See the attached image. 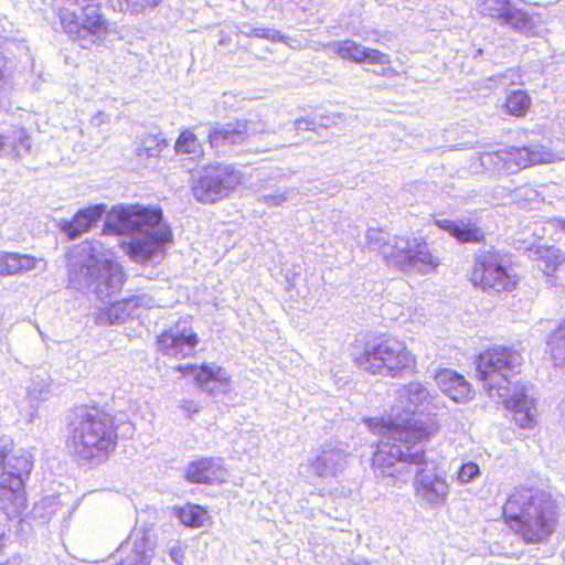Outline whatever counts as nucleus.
Listing matches in <instances>:
<instances>
[{
    "label": "nucleus",
    "mask_w": 565,
    "mask_h": 565,
    "mask_svg": "<svg viewBox=\"0 0 565 565\" xmlns=\"http://www.w3.org/2000/svg\"><path fill=\"white\" fill-rule=\"evenodd\" d=\"M379 431L388 436V441L377 445L373 456L376 477L386 486L401 487L414 476L416 497L425 508L443 507L449 494L446 473L426 457L422 443L430 437L424 428L398 429L377 425Z\"/></svg>",
    "instance_id": "nucleus-1"
},
{
    "label": "nucleus",
    "mask_w": 565,
    "mask_h": 565,
    "mask_svg": "<svg viewBox=\"0 0 565 565\" xmlns=\"http://www.w3.org/2000/svg\"><path fill=\"white\" fill-rule=\"evenodd\" d=\"M522 362L519 351L495 347L479 354L477 372L489 396L503 402L519 427L530 429L536 423L533 385L518 382L511 387V377L520 372Z\"/></svg>",
    "instance_id": "nucleus-2"
},
{
    "label": "nucleus",
    "mask_w": 565,
    "mask_h": 565,
    "mask_svg": "<svg viewBox=\"0 0 565 565\" xmlns=\"http://www.w3.org/2000/svg\"><path fill=\"white\" fill-rule=\"evenodd\" d=\"M503 515L508 526L527 544L547 542L558 522L555 500L539 488L513 491L503 507Z\"/></svg>",
    "instance_id": "nucleus-3"
},
{
    "label": "nucleus",
    "mask_w": 565,
    "mask_h": 565,
    "mask_svg": "<svg viewBox=\"0 0 565 565\" xmlns=\"http://www.w3.org/2000/svg\"><path fill=\"white\" fill-rule=\"evenodd\" d=\"M68 284L72 288L106 301L124 285L121 267L103 257L97 245L85 241L67 253Z\"/></svg>",
    "instance_id": "nucleus-4"
},
{
    "label": "nucleus",
    "mask_w": 565,
    "mask_h": 565,
    "mask_svg": "<svg viewBox=\"0 0 565 565\" xmlns=\"http://www.w3.org/2000/svg\"><path fill=\"white\" fill-rule=\"evenodd\" d=\"M117 434L109 414L95 406H78L70 423L68 447L92 465L104 462L115 449Z\"/></svg>",
    "instance_id": "nucleus-5"
},
{
    "label": "nucleus",
    "mask_w": 565,
    "mask_h": 565,
    "mask_svg": "<svg viewBox=\"0 0 565 565\" xmlns=\"http://www.w3.org/2000/svg\"><path fill=\"white\" fill-rule=\"evenodd\" d=\"M359 369L374 375L403 377L416 369V356L405 342L393 337L369 340L361 353L354 355Z\"/></svg>",
    "instance_id": "nucleus-6"
},
{
    "label": "nucleus",
    "mask_w": 565,
    "mask_h": 565,
    "mask_svg": "<svg viewBox=\"0 0 565 565\" xmlns=\"http://www.w3.org/2000/svg\"><path fill=\"white\" fill-rule=\"evenodd\" d=\"M435 394L430 392L426 385L418 381L409 382L408 384L401 385L396 388L394 394V404L391 408L390 419L387 422L381 419H365L369 429L381 436L382 441H388V436L384 431H379L377 425H385L387 427H398V429H417L424 428L434 434V426H426L422 422H412L411 417L416 413H424L429 409L431 405L437 407L435 402Z\"/></svg>",
    "instance_id": "nucleus-7"
},
{
    "label": "nucleus",
    "mask_w": 565,
    "mask_h": 565,
    "mask_svg": "<svg viewBox=\"0 0 565 565\" xmlns=\"http://www.w3.org/2000/svg\"><path fill=\"white\" fill-rule=\"evenodd\" d=\"M366 238L371 249L377 250L403 271L416 270L426 274L438 266V260L429 252L426 242L420 238L392 237L376 228H370Z\"/></svg>",
    "instance_id": "nucleus-8"
},
{
    "label": "nucleus",
    "mask_w": 565,
    "mask_h": 565,
    "mask_svg": "<svg viewBox=\"0 0 565 565\" xmlns=\"http://www.w3.org/2000/svg\"><path fill=\"white\" fill-rule=\"evenodd\" d=\"M172 243L173 233L163 217L162 209L159 205L143 206V270L148 263H161L166 257L167 247ZM147 277L152 278L151 273L147 274Z\"/></svg>",
    "instance_id": "nucleus-9"
},
{
    "label": "nucleus",
    "mask_w": 565,
    "mask_h": 565,
    "mask_svg": "<svg viewBox=\"0 0 565 565\" xmlns=\"http://www.w3.org/2000/svg\"><path fill=\"white\" fill-rule=\"evenodd\" d=\"M241 172L233 166L215 163L205 166L193 182L194 198L202 203L222 200L241 183Z\"/></svg>",
    "instance_id": "nucleus-10"
},
{
    "label": "nucleus",
    "mask_w": 565,
    "mask_h": 565,
    "mask_svg": "<svg viewBox=\"0 0 565 565\" xmlns=\"http://www.w3.org/2000/svg\"><path fill=\"white\" fill-rule=\"evenodd\" d=\"M103 232L128 237L129 242L121 244L127 246L130 257L137 259L141 255V206H113L106 215Z\"/></svg>",
    "instance_id": "nucleus-11"
},
{
    "label": "nucleus",
    "mask_w": 565,
    "mask_h": 565,
    "mask_svg": "<svg viewBox=\"0 0 565 565\" xmlns=\"http://www.w3.org/2000/svg\"><path fill=\"white\" fill-rule=\"evenodd\" d=\"M470 280L475 286L488 292L511 291L516 284L502 265L500 256L491 250L480 252L476 255Z\"/></svg>",
    "instance_id": "nucleus-12"
},
{
    "label": "nucleus",
    "mask_w": 565,
    "mask_h": 565,
    "mask_svg": "<svg viewBox=\"0 0 565 565\" xmlns=\"http://www.w3.org/2000/svg\"><path fill=\"white\" fill-rule=\"evenodd\" d=\"M477 9L483 17L497 20L501 25L509 26L515 32L533 34V18L509 0H478Z\"/></svg>",
    "instance_id": "nucleus-13"
},
{
    "label": "nucleus",
    "mask_w": 565,
    "mask_h": 565,
    "mask_svg": "<svg viewBox=\"0 0 565 565\" xmlns=\"http://www.w3.org/2000/svg\"><path fill=\"white\" fill-rule=\"evenodd\" d=\"M198 344L199 337L186 320L177 322L158 337L159 351L174 359L192 356Z\"/></svg>",
    "instance_id": "nucleus-14"
},
{
    "label": "nucleus",
    "mask_w": 565,
    "mask_h": 565,
    "mask_svg": "<svg viewBox=\"0 0 565 565\" xmlns=\"http://www.w3.org/2000/svg\"><path fill=\"white\" fill-rule=\"evenodd\" d=\"M184 375H192L198 386L211 396H220L231 391V375L221 366L205 364L200 367L186 364L177 367Z\"/></svg>",
    "instance_id": "nucleus-15"
},
{
    "label": "nucleus",
    "mask_w": 565,
    "mask_h": 565,
    "mask_svg": "<svg viewBox=\"0 0 565 565\" xmlns=\"http://www.w3.org/2000/svg\"><path fill=\"white\" fill-rule=\"evenodd\" d=\"M552 154L545 152L539 147H523V148H510L509 150H500L494 153L483 154L481 158L482 164L493 163L499 166L503 162V166L514 162L518 169H524L529 166L544 163L551 161Z\"/></svg>",
    "instance_id": "nucleus-16"
},
{
    "label": "nucleus",
    "mask_w": 565,
    "mask_h": 565,
    "mask_svg": "<svg viewBox=\"0 0 565 565\" xmlns=\"http://www.w3.org/2000/svg\"><path fill=\"white\" fill-rule=\"evenodd\" d=\"M256 132L249 121L215 124L210 128L207 138L212 148L224 151L226 147L244 143Z\"/></svg>",
    "instance_id": "nucleus-17"
},
{
    "label": "nucleus",
    "mask_w": 565,
    "mask_h": 565,
    "mask_svg": "<svg viewBox=\"0 0 565 565\" xmlns=\"http://www.w3.org/2000/svg\"><path fill=\"white\" fill-rule=\"evenodd\" d=\"M330 49L340 57L352 61L358 64H390L391 57L375 49H369L353 40L335 41L330 44Z\"/></svg>",
    "instance_id": "nucleus-18"
},
{
    "label": "nucleus",
    "mask_w": 565,
    "mask_h": 565,
    "mask_svg": "<svg viewBox=\"0 0 565 565\" xmlns=\"http://www.w3.org/2000/svg\"><path fill=\"white\" fill-rule=\"evenodd\" d=\"M347 465L348 455L345 450L338 446L327 445L311 462V468L318 477L329 478L342 473Z\"/></svg>",
    "instance_id": "nucleus-19"
},
{
    "label": "nucleus",
    "mask_w": 565,
    "mask_h": 565,
    "mask_svg": "<svg viewBox=\"0 0 565 565\" xmlns=\"http://www.w3.org/2000/svg\"><path fill=\"white\" fill-rule=\"evenodd\" d=\"M185 477L194 483H222L227 478V471L221 458H201L189 463Z\"/></svg>",
    "instance_id": "nucleus-20"
},
{
    "label": "nucleus",
    "mask_w": 565,
    "mask_h": 565,
    "mask_svg": "<svg viewBox=\"0 0 565 565\" xmlns=\"http://www.w3.org/2000/svg\"><path fill=\"white\" fill-rule=\"evenodd\" d=\"M439 390L456 403H467L472 399L470 383L461 374L444 369L435 374Z\"/></svg>",
    "instance_id": "nucleus-21"
},
{
    "label": "nucleus",
    "mask_w": 565,
    "mask_h": 565,
    "mask_svg": "<svg viewBox=\"0 0 565 565\" xmlns=\"http://www.w3.org/2000/svg\"><path fill=\"white\" fill-rule=\"evenodd\" d=\"M106 212L105 204H96L86 209H81L71 221L62 220L60 230L67 235L70 239H76L82 234L88 232Z\"/></svg>",
    "instance_id": "nucleus-22"
},
{
    "label": "nucleus",
    "mask_w": 565,
    "mask_h": 565,
    "mask_svg": "<svg viewBox=\"0 0 565 565\" xmlns=\"http://www.w3.org/2000/svg\"><path fill=\"white\" fill-rule=\"evenodd\" d=\"M140 298L137 296L114 302L105 310L96 313L95 321L99 326L122 323L128 318H138Z\"/></svg>",
    "instance_id": "nucleus-23"
},
{
    "label": "nucleus",
    "mask_w": 565,
    "mask_h": 565,
    "mask_svg": "<svg viewBox=\"0 0 565 565\" xmlns=\"http://www.w3.org/2000/svg\"><path fill=\"white\" fill-rule=\"evenodd\" d=\"M544 263L542 271L548 277L547 284L565 288V255L557 248H539L534 252Z\"/></svg>",
    "instance_id": "nucleus-24"
},
{
    "label": "nucleus",
    "mask_w": 565,
    "mask_h": 565,
    "mask_svg": "<svg viewBox=\"0 0 565 565\" xmlns=\"http://www.w3.org/2000/svg\"><path fill=\"white\" fill-rule=\"evenodd\" d=\"M24 484L19 478L0 477V505L7 514H17L24 508Z\"/></svg>",
    "instance_id": "nucleus-25"
},
{
    "label": "nucleus",
    "mask_w": 565,
    "mask_h": 565,
    "mask_svg": "<svg viewBox=\"0 0 565 565\" xmlns=\"http://www.w3.org/2000/svg\"><path fill=\"white\" fill-rule=\"evenodd\" d=\"M435 223L460 243H478L483 239L481 228L470 220L451 221L445 218L436 220Z\"/></svg>",
    "instance_id": "nucleus-26"
},
{
    "label": "nucleus",
    "mask_w": 565,
    "mask_h": 565,
    "mask_svg": "<svg viewBox=\"0 0 565 565\" xmlns=\"http://www.w3.org/2000/svg\"><path fill=\"white\" fill-rule=\"evenodd\" d=\"M38 259L30 255L0 252V276L18 275L36 267Z\"/></svg>",
    "instance_id": "nucleus-27"
},
{
    "label": "nucleus",
    "mask_w": 565,
    "mask_h": 565,
    "mask_svg": "<svg viewBox=\"0 0 565 565\" xmlns=\"http://www.w3.org/2000/svg\"><path fill=\"white\" fill-rule=\"evenodd\" d=\"M52 384L51 375L45 367H34L26 386L29 397L34 401L46 399L52 393Z\"/></svg>",
    "instance_id": "nucleus-28"
},
{
    "label": "nucleus",
    "mask_w": 565,
    "mask_h": 565,
    "mask_svg": "<svg viewBox=\"0 0 565 565\" xmlns=\"http://www.w3.org/2000/svg\"><path fill=\"white\" fill-rule=\"evenodd\" d=\"M32 470V461L26 454L11 455L7 457L4 471L0 477L19 478L23 483Z\"/></svg>",
    "instance_id": "nucleus-29"
},
{
    "label": "nucleus",
    "mask_w": 565,
    "mask_h": 565,
    "mask_svg": "<svg viewBox=\"0 0 565 565\" xmlns=\"http://www.w3.org/2000/svg\"><path fill=\"white\" fill-rule=\"evenodd\" d=\"M180 522L188 527H202L210 521L207 510L198 504H186L177 510Z\"/></svg>",
    "instance_id": "nucleus-30"
},
{
    "label": "nucleus",
    "mask_w": 565,
    "mask_h": 565,
    "mask_svg": "<svg viewBox=\"0 0 565 565\" xmlns=\"http://www.w3.org/2000/svg\"><path fill=\"white\" fill-rule=\"evenodd\" d=\"M174 150L178 154H186L193 160L200 159L203 156V147L190 129L180 132L174 143Z\"/></svg>",
    "instance_id": "nucleus-31"
},
{
    "label": "nucleus",
    "mask_w": 565,
    "mask_h": 565,
    "mask_svg": "<svg viewBox=\"0 0 565 565\" xmlns=\"http://www.w3.org/2000/svg\"><path fill=\"white\" fill-rule=\"evenodd\" d=\"M548 348L554 364L565 367V320L550 334Z\"/></svg>",
    "instance_id": "nucleus-32"
},
{
    "label": "nucleus",
    "mask_w": 565,
    "mask_h": 565,
    "mask_svg": "<svg viewBox=\"0 0 565 565\" xmlns=\"http://www.w3.org/2000/svg\"><path fill=\"white\" fill-rule=\"evenodd\" d=\"M300 194L297 188L284 186L274 192H265L258 198V202L268 207L281 206L287 202H292Z\"/></svg>",
    "instance_id": "nucleus-33"
},
{
    "label": "nucleus",
    "mask_w": 565,
    "mask_h": 565,
    "mask_svg": "<svg viewBox=\"0 0 565 565\" xmlns=\"http://www.w3.org/2000/svg\"><path fill=\"white\" fill-rule=\"evenodd\" d=\"M153 132H150L147 136H143V154H147V159H156L160 162L161 152L167 149V141L163 135L157 129H153Z\"/></svg>",
    "instance_id": "nucleus-34"
},
{
    "label": "nucleus",
    "mask_w": 565,
    "mask_h": 565,
    "mask_svg": "<svg viewBox=\"0 0 565 565\" xmlns=\"http://www.w3.org/2000/svg\"><path fill=\"white\" fill-rule=\"evenodd\" d=\"M7 136L10 137L8 146L12 148V151L15 152L17 156H20L22 150L25 152L31 151V137L25 128H14L7 131Z\"/></svg>",
    "instance_id": "nucleus-35"
},
{
    "label": "nucleus",
    "mask_w": 565,
    "mask_h": 565,
    "mask_svg": "<svg viewBox=\"0 0 565 565\" xmlns=\"http://www.w3.org/2000/svg\"><path fill=\"white\" fill-rule=\"evenodd\" d=\"M530 106V97L525 92H512L505 102V108L513 116H523Z\"/></svg>",
    "instance_id": "nucleus-36"
},
{
    "label": "nucleus",
    "mask_w": 565,
    "mask_h": 565,
    "mask_svg": "<svg viewBox=\"0 0 565 565\" xmlns=\"http://www.w3.org/2000/svg\"><path fill=\"white\" fill-rule=\"evenodd\" d=\"M481 475L480 467L473 461L463 462L457 471V481L467 484L475 481Z\"/></svg>",
    "instance_id": "nucleus-37"
},
{
    "label": "nucleus",
    "mask_w": 565,
    "mask_h": 565,
    "mask_svg": "<svg viewBox=\"0 0 565 565\" xmlns=\"http://www.w3.org/2000/svg\"><path fill=\"white\" fill-rule=\"evenodd\" d=\"M130 552L129 555H127L125 558L121 559V563L119 565H140L141 564V550L139 545L137 544V541H134L132 546L130 547V544L127 543L125 545H121L118 553L120 556L126 554L127 552Z\"/></svg>",
    "instance_id": "nucleus-38"
},
{
    "label": "nucleus",
    "mask_w": 565,
    "mask_h": 565,
    "mask_svg": "<svg viewBox=\"0 0 565 565\" xmlns=\"http://www.w3.org/2000/svg\"><path fill=\"white\" fill-rule=\"evenodd\" d=\"M514 199L519 202L524 201V203H534L542 200L540 192L530 185H523L515 189Z\"/></svg>",
    "instance_id": "nucleus-39"
},
{
    "label": "nucleus",
    "mask_w": 565,
    "mask_h": 565,
    "mask_svg": "<svg viewBox=\"0 0 565 565\" xmlns=\"http://www.w3.org/2000/svg\"><path fill=\"white\" fill-rule=\"evenodd\" d=\"M188 548V545L183 542H177L169 548V556L170 559L175 565H184V558H185V551Z\"/></svg>",
    "instance_id": "nucleus-40"
},
{
    "label": "nucleus",
    "mask_w": 565,
    "mask_h": 565,
    "mask_svg": "<svg viewBox=\"0 0 565 565\" xmlns=\"http://www.w3.org/2000/svg\"><path fill=\"white\" fill-rule=\"evenodd\" d=\"M12 440L9 437H4L0 439V468L4 471V465L7 462L8 454L12 448Z\"/></svg>",
    "instance_id": "nucleus-41"
},
{
    "label": "nucleus",
    "mask_w": 565,
    "mask_h": 565,
    "mask_svg": "<svg viewBox=\"0 0 565 565\" xmlns=\"http://www.w3.org/2000/svg\"><path fill=\"white\" fill-rule=\"evenodd\" d=\"M58 502L54 497L44 498L36 507L35 511L40 509H49L46 515L55 514L57 512Z\"/></svg>",
    "instance_id": "nucleus-42"
},
{
    "label": "nucleus",
    "mask_w": 565,
    "mask_h": 565,
    "mask_svg": "<svg viewBox=\"0 0 565 565\" xmlns=\"http://www.w3.org/2000/svg\"><path fill=\"white\" fill-rule=\"evenodd\" d=\"M295 129L303 131H317V118H300L295 120Z\"/></svg>",
    "instance_id": "nucleus-43"
},
{
    "label": "nucleus",
    "mask_w": 565,
    "mask_h": 565,
    "mask_svg": "<svg viewBox=\"0 0 565 565\" xmlns=\"http://www.w3.org/2000/svg\"><path fill=\"white\" fill-rule=\"evenodd\" d=\"M180 407L189 418L198 414L201 408V406L192 399H182L180 402Z\"/></svg>",
    "instance_id": "nucleus-44"
},
{
    "label": "nucleus",
    "mask_w": 565,
    "mask_h": 565,
    "mask_svg": "<svg viewBox=\"0 0 565 565\" xmlns=\"http://www.w3.org/2000/svg\"><path fill=\"white\" fill-rule=\"evenodd\" d=\"M252 35L275 41L279 38V32L274 29L256 28L252 30Z\"/></svg>",
    "instance_id": "nucleus-45"
},
{
    "label": "nucleus",
    "mask_w": 565,
    "mask_h": 565,
    "mask_svg": "<svg viewBox=\"0 0 565 565\" xmlns=\"http://www.w3.org/2000/svg\"><path fill=\"white\" fill-rule=\"evenodd\" d=\"M12 62H8L6 56L0 53V81H6L11 70Z\"/></svg>",
    "instance_id": "nucleus-46"
},
{
    "label": "nucleus",
    "mask_w": 565,
    "mask_h": 565,
    "mask_svg": "<svg viewBox=\"0 0 565 565\" xmlns=\"http://www.w3.org/2000/svg\"><path fill=\"white\" fill-rule=\"evenodd\" d=\"M317 118V129L320 127L329 128L334 124V120L330 117H316Z\"/></svg>",
    "instance_id": "nucleus-47"
},
{
    "label": "nucleus",
    "mask_w": 565,
    "mask_h": 565,
    "mask_svg": "<svg viewBox=\"0 0 565 565\" xmlns=\"http://www.w3.org/2000/svg\"><path fill=\"white\" fill-rule=\"evenodd\" d=\"M10 137L7 136V132L0 134V151L8 146Z\"/></svg>",
    "instance_id": "nucleus-48"
},
{
    "label": "nucleus",
    "mask_w": 565,
    "mask_h": 565,
    "mask_svg": "<svg viewBox=\"0 0 565 565\" xmlns=\"http://www.w3.org/2000/svg\"><path fill=\"white\" fill-rule=\"evenodd\" d=\"M3 565H22V561L20 557H13V558L9 559L7 563H4Z\"/></svg>",
    "instance_id": "nucleus-49"
},
{
    "label": "nucleus",
    "mask_w": 565,
    "mask_h": 565,
    "mask_svg": "<svg viewBox=\"0 0 565 565\" xmlns=\"http://www.w3.org/2000/svg\"><path fill=\"white\" fill-rule=\"evenodd\" d=\"M268 182H270V179H267L266 181H264V184H260L258 190L263 191L264 193L267 192L269 190Z\"/></svg>",
    "instance_id": "nucleus-50"
},
{
    "label": "nucleus",
    "mask_w": 565,
    "mask_h": 565,
    "mask_svg": "<svg viewBox=\"0 0 565 565\" xmlns=\"http://www.w3.org/2000/svg\"><path fill=\"white\" fill-rule=\"evenodd\" d=\"M161 0H146L147 4L156 7Z\"/></svg>",
    "instance_id": "nucleus-51"
},
{
    "label": "nucleus",
    "mask_w": 565,
    "mask_h": 565,
    "mask_svg": "<svg viewBox=\"0 0 565 565\" xmlns=\"http://www.w3.org/2000/svg\"><path fill=\"white\" fill-rule=\"evenodd\" d=\"M226 43H227V40L225 39V36H222V38L220 39V41H218V44H220V45H226Z\"/></svg>",
    "instance_id": "nucleus-52"
},
{
    "label": "nucleus",
    "mask_w": 565,
    "mask_h": 565,
    "mask_svg": "<svg viewBox=\"0 0 565 565\" xmlns=\"http://www.w3.org/2000/svg\"><path fill=\"white\" fill-rule=\"evenodd\" d=\"M2 317H3V315H2V312L0 311V321L2 320Z\"/></svg>",
    "instance_id": "nucleus-53"
}]
</instances>
